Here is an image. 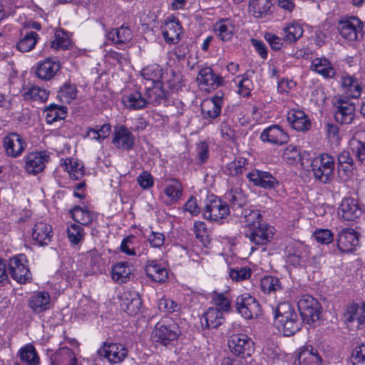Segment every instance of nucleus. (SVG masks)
Returning a JSON list of instances; mask_svg holds the SVG:
<instances>
[{
    "label": "nucleus",
    "mask_w": 365,
    "mask_h": 365,
    "mask_svg": "<svg viewBox=\"0 0 365 365\" xmlns=\"http://www.w3.org/2000/svg\"><path fill=\"white\" fill-rule=\"evenodd\" d=\"M284 41L288 43H294L299 39L304 33L301 25L297 23L287 24L283 28Z\"/></svg>",
    "instance_id": "37998d69"
},
{
    "label": "nucleus",
    "mask_w": 365,
    "mask_h": 365,
    "mask_svg": "<svg viewBox=\"0 0 365 365\" xmlns=\"http://www.w3.org/2000/svg\"><path fill=\"white\" fill-rule=\"evenodd\" d=\"M252 275V271L249 267H241L230 269L229 272L230 277L236 282L243 281L249 279Z\"/></svg>",
    "instance_id": "e2e57ef3"
},
{
    "label": "nucleus",
    "mask_w": 365,
    "mask_h": 365,
    "mask_svg": "<svg viewBox=\"0 0 365 365\" xmlns=\"http://www.w3.org/2000/svg\"><path fill=\"white\" fill-rule=\"evenodd\" d=\"M23 96L26 100L44 102L48 99V92L46 89L34 86L24 91Z\"/></svg>",
    "instance_id": "5fc2aeb1"
},
{
    "label": "nucleus",
    "mask_w": 365,
    "mask_h": 365,
    "mask_svg": "<svg viewBox=\"0 0 365 365\" xmlns=\"http://www.w3.org/2000/svg\"><path fill=\"white\" fill-rule=\"evenodd\" d=\"M224 197L229 207L234 210L243 207L247 203V197L241 188H231L225 194Z\"/></svg>",
    "instance_id": "72a5a7b5"
},
{
    "label": "nucleus",
    "mask_w": 365,
    "mask_h": 365,
    "mask_svg": "<svg viewBox=\"0 0 365 365\" xmlns=\"http://www.w3.org/2000/svg\"><path fill=\"white\" fill-rule=\"evenodd\" d=\"M300 152L298 146L289 145L284 150L282 158L284 160L289 164H293L299 160Z\"/></svg>",
    "instance_id": "680f3d73"
},
{
    "label": "nucleus",
    "mask_w": 365,
    "mask_h": 365,
    "mask_svg": "<svg viewBox=\"0 0 365 365\" xmlns=\"http://www.w3.org/2000/svg\"><path fill=\"white\" fill-rule=\"evenodd\" d=\"M61 65L58 60L54 58H47L37 66L36 74L41 80L52 79L60 71Z\"/></svg>",
    "instance_id": "a211bd4d"
},
{
    "label": "nucleus",
    "mask_w": 365,
    "mask_h": 365,
    "mask_svg": "<svg viewBox=\"0 0 365 365\" xmlns=\"http://www.w3.org/2000/svg\"><path fill=\"white\" fill-rule=\"evenodd\" d=\"M77 92L74 84L66 82L61 87L58 93V98L62 103H70L76 98Z\"/></svg>",
    "instance_id": "603ef678"
},
{
    "label": "nucleus",
    "mask_w": 365,
    "mask_h": 365,
    "mask_svg": "<svg viewBox=\"0 0 365 365\" xmlns=\"http://www.w3.org/2000/svg\"><path fill=\"white\" fill-rule=\"evenodd\" d=\"M112 143L118 148L130 150L133 148L135 137L124 125L115 128Z\"/></svg>",
    "instance_id": "dca6fc26"
},
{
    "label": "nucleus",
    "mask_w": 365,
    "mask_h": 365,
    "mask_svg": "<svg viewBox=\"0 0 365 365\" xmlns=\"http://www.w3.org/2000/svg\"><path fill=\"white\" fill-rule=\"evenodd\" d=\"M131 269L128 262H120L114 264L112 267L111 277L113 280L118 284H124L130 279Z\"/></svg>",
    "instance_id": "ea45409f"
},
{
    "label": "nucleus",
    "mask_w": 365,
    "mask_h": 365,
    "mask_svg": "<svg viewBox=\"0 0 365 365\" xmlns=\"http://www.w3.org/2000/svg\"><path fill=\"white\" fill-rule=\"evenodd\" d=\"M299 365H322V359L317 351H304L299 355Z\"/></svg>",
    "instance_id": "bf43d9fd"
},
{
    "label": "nucleus",
    "mask_w": 365,
    "mask_h": 365,
    "mask_svg": "<svg viewBox=\"0 0 365 365\" xmlns=\"http://www.w3.org/2000/svg\"><path fill=\"white\" fill-rule=\"evenodd\" d=\"M339 212L344 220L353 221L362 215V210L354 198H345L339 208Z\"/></svg>",
    "instance_id": "4be33fe9"
},
{
    "label": "nucleus",
    "mask_w": 365,
    "mask_h": 365,
    "mask_svg": "<svg viewBox=\"0 0 365 365\" xmlns=\"http://www.w3.org/2000/svg\"><path fill=\"white\" fill-rule=\"evenodd\" d=\"M145 96L138 91L132 92L122 97V103L124 106L132 110H142L147 107Z\"/></svg>",
    "instance_id": "c9c22d12"
},
{
    "label": "nucleus",
    "mask_w": 365,
    "mask_h": 365,
    "mask_svg": "<svg viewBox=\"0 0 365 365\" xmlns=\"http://www.w3.org/2000/svg\"><path fill=\"white\" fill-rule=\"evenodd\" d=\"M260 139L263 142L281 145L288 141L289 136L279 125H272L261 133Z\"/></svg>",
    "instance_id": "aec40b11"
},
{
    "label": "nucleus",
    "mask_w": 365,
    "mask_h": 365,
    "mask_svg": "<svg viewBox=\"0 0 365 365\" xmlns=\"http://www.w3.org/2000/svg\"><path fill=\"white\" fill-rule=\"evenodd\" d=\"M311 68L325 78H333L336 74L334 68L326 58H316L312 61Z\"/></svg>",
    "instance_id": "a19ab883"
},
{
    "label": "nucleus",
    "mask_w": 365,
    "mask_h": 365,
    "mask_svg": "<svg viewBox=\"0 0 365 365\" xmlns=\"http://www.w3.org/2000/svg\"><path fill=\"white\" fill-rule=\"evenodd\" d=\"M314 178L324 183L329 182L334 178V158L327 154H322L314 158L311 163Z\"/></svg>",
    "instance_id": "f03ea898"
},
{
    "label": "nucleus",
    "mask_w": 365,
    "mask_h": 365,
    "mask_svg": "<svg viewBox=\"0 0 365 365\" xmlns=\"http://www.w3.org/2000/svg\"><path fill=\"white\" fill-rule=\"evenodd\" d=\"M48 160L49 155L46 152L29 153L25 157V169L29 174H38L44 170Z\"/></svg>",
    "instance_id": "2eb2a0df"
},
{
    "label": "nucleus",
    "mask_w": 365,
    "mask_h": 365,
    "mask_svg": "<svg viewBox=\"0 0 365 365\" xmlns=\"http://www.w3.org/2000/svg\"><path fill=\"white\" fill-rule=\"evenodd\" d=\"M297 306L301 319L305 323L311 325L320 319L322 307L319 302L312 296H302Z\"/></svg>",
    "instance_id": "20e7f679"
},
{
    "label": "nucleus",
    "mask_w": 365,
    "mask_h": 365,
    "mask_svg": "<svg viewBox=\"0 0 365 365\" xmlns=\"http://www.w3.org/2000/svg\"><path fill=\"white\" fill-rule=\"evenodd\" d=\"M100 356L105 357L110 364L122 362L128 356V350L121 344L104 343L98 349Z\"/></svg>",
    "instance_id": "9b49d317"
},
{
    "label": "nucleus",
    "mask_w": 365,
    "mask_h": 365,
    "mask_svg": "<svg viewBox=\"0 0 365 365\" xmlns=\"http://www.w3.org/2000/svg\"><path fill=\"white\" fill-rule=\"evenodd\" d=\"M71 214L73 220L82 225H89L96 217L95 213L79 206L71 210Z\"/></svg>",
    "instance_id": "79ce46f5"
},
{
    "label": "nucleus",
    "mask_w": 365,
    "mask_h": 365,
    "mask_svg": "<svg viewBox=\"0 0 365 365\" xmlns=\"http://www.w3.org/2000/svg\"><path fill=\"white\" fill-rule=\"evenodd\" d=\"M274 322L277 329L287 336L300 330L302 325V319L294 307L288 302L278 304L275 309Z\"/></svg>",
    "instance_id": "f257e3e1"
},
{
    "label": "nucleus",
    "mask_w": 365,
    "mask_h": 365,
    "mask_svg": "<svg viewBox=\"0 0 365 365\" xmlns=\"http://www.w3.org/2000/svg\"><path fill=\"white\" fill-rule=\"evenodd\" d=\"M246 160L245 158H239L228 165L229 173L232 176H237L242 174L245 170Z\"/></svg>",
    "instance_id": "338daca9"
},
{
    "label": "nucleus",
    "mask_w": 365,
    "mask_h": 365,
    "mask_svg": "<svg viewBox=\"0 0 365 365\" xmlns=\"http://www.w3.org/2000/svg\"><path fill=\"white\" fill-rule=\"evenodd\" d=\"M359 244V234L352 228H344L337 235L336 245L342 252H352Z\"/></svg>",
    "instance_id": "f8f14e48"
},
{
    "label": "nucleus",
    "mask_w": 365,
    "mask_h": 365,
    "mask_svg": "<svg viewBox=\"0 0 365 365\" xmlns=\"http://www.w3.org/2000/svg\"><path fill=\"white\" fill-rule=\"evenodd\" d=\"M344 321L346 323L356 322V328L365 322V306L352 304L349 305L344 314Z\"/></svg>",
    "instance_id": "c756f323"
},
{
    "label": "nucleus",
    "mask_w": 365,
    "mask_h": 365,
    "mask_svg": "<svg viewBox=\"0 0 365 365\" xmlns=\"http://www.w3.org/2000/svg\"><path fill=\"white\" fill-rule=\"evenodd\" d=\"M338 166L344 173L350 172L356 168V161L351 156L349 151L344 150L338 155Z\"/></svg>",
    "instance_id": "864d4df0"
},
{
    "label": "nucleus",
    "mask_w": 365,
    "mask_h": 365,
    "mask_svg": "<svg viewBox=\"0 0 365 365\" xmlns=\"http://www.w3.org/2000/svg\"><path fill=\"white\" fill-rule=\"evenodd\" d=\"M144 96L147 101V106L150 104L156 106L166 98L167 92L163 88L161 83H157L153 84L152 87L146 88Z\"/></svg>",
    "instance_id": "2f4dec72"
},
{
    "label": "nucleus",
    "mask_w": 365,
    "mask_h": 365,
    "mask_svg": "<svg viewBox=\"0 0 365 365\" xmlns=\"http://www.w3.org/2000/svg\"><path fill=\"white\" fill-rule=\"evenodd\" d=\"M230 351L236 356L242 358L251 356L254 352V342L246 334H232L228 340Z\"/></svg>",
    "instance_id": "1a4fd4ad"
},
{
    "label": "nucleus",
    "mask_w": 365,
    "mask_h": 365,
    "mask_svg": "<svg viewBox=\"0 0 365 365\" xmlns=\"http://www.w3.org/2000/svg\"><path fill=\"white\" fill-rule=\"evenodd\" d=\"M141 304L139 294L135 292L129 291L123 294L120 307L129 315H135L140 312Z\"/></svg>",
    "instance_id": "393cba45"
},
{
    "label": "nucleus",
    "mask_w": 365,
    "mask_h": 365,
    "mask_svg": "<svg viewBox=\"0 0 365 365\" xmlns=\"http://www.w3.org/2000/svg\"><path fill=\"white\" fill-rule=\"evenodd\" d=\"M66 110L65 106L56 104L49 105L44 110L47 123L51 124L58 120L64 119L66 116Z\"/></svg>",
    "instance_id": "c03bdc74"
},
{
    "label": "nucleus",
    "mask_w": 365,
    "mask_h": 365,
    "mask_svg": "<svg viewBox=\"0 0 365 365\" xmlns=\"http://www.w3.org/2000/svg\"><path fill=\"white\" fill-rule=\"evenodd\" d=\"M17 355L24 365H38L40 363L36 349L31 344H26L22 346L19 350Z\"/></svg>",
    "instance_id": "58836bf2"
},
{
    "label": "nucleus",
    "mask_w": 365,
    "mask_h": 365,
    "mask_svg": "<svg viewBox=\"0 0 365 365\" xmlns=\"http://www.w3.org/2000/svg\"><path fill=\"white\" fill-rule=\"evenodd\" d=\"M69 41L65 34L61 31L55 33L54 39L51 42V47L55 49L65 50L68 48Z\"/></svg>",
    "instance_id": "69168bd1"
},
{
    "label": "nucleus",
    "mask_w": 365,
    "mask_h": 365,
    "mask_svg": "<svg viewBox=\"0 0 365 365\" xmlns=\"http://www.w3.org/2000/svg\"><path fill=\"white\" fill-rule=\"evenodd\" d=\"M162 33L166 42L175 44L180 40L182 27L180 21L173 17L165 21Z\"/></svg>",
    "instance_id": "5701e85b"
},
{
    "label": "nucleus",
    "mask_w": 365,
    "mask_h": 365,
    "mask_svg": "<svg viewBox=\"0 0 365 365\" xmlns=\"http://www.w3.org/2000/svg\"><path fill=\"white\" fill-rule=\"evenodd\" d=\"M222 96H215L211 99L205 101L201 105V110L205 118L215 119L221 113Z\"/></svg>",
    "instance_id": "cd10ccee"
},
{
    "label": "nucleus",
    "mask_w": 365,
    "mask_h": 365,
    "mask_svg": "<svg viewBox=\"0 0 365 365\" xmlns=\"http://www.w3.org/2000/svg\"><path fill=\"white\" fill-rule=\"evenodd\" d=\"M26 145L23 138L16 133H11L4 138V146L6 154L14 158L21 155Z\"/></svg>",
    "instance_id": "f3484780"
},
{
    "label": "nucleus",
    "mask_w": 365,
    "mask_h": 365,
    "mask_svg": "<svg viewBox=\"0 0 365 365\" xmlns=\"http://www.w3.org/2000/svg\"><path fill=\"white\" fill-rule=\"evenodd\" d=\"M287 118L291 126L297 131L305 132L311 128V120L302 110H290Z\"/></svg>",
    "instance_id": "6ab92c4d"
},
{
    "label": "nucleus",
    "mask_w": 365,
    "mask_h": 365,
    "mask_svg": "<svg viewBox=\"0 0 365 365\" xmlns=\"http://www.w3.org/2000/svg\"><path fill=\"white\" fill-rule=\"evenodd\" d=\"M260 287L264 293L270 294L282 289L281 282L279 279L272 277H264L260 282Z\"/></svg>",
    "instance_id": "6e6d98bb"
},
{
    "label": "nucleus",
    "mask_w": 365,
    "mask_h": 365,
    "mask_svg": "<svg viewBox=\"0 0 365 365\" xmlns=\"http://www.w3.org/2000/svg\"><path fill=\"white\" fill-rule=\"evenodd\" d=\"M211 298L213 304L218 307V309L222 312L229 311L231 308V301L227 293L213 292L211 294Z\"/></svg>",
    "instance_id": "052dcab7"
},
{
    "label": "nucleus",
    "mask_w": 365,
    "mask_h": 365,
    "mask_svg": "<svg viewBox=\"0 0 365 365\" xmlns=\"http://www.w3.org/2000/svg\"><path fill=\"white\" fill-rule=\"evenodd\" d=\"M313 237L316 241L324 245H328L332 242L334 240L333 233L330 230L328 229L317 230L314 232Z\"/></svg>",
    "instance_id": "0e129e2a"
},
{
    "label": "nucleus",
    "mask_w": 365,
    "mask_h": 365,
    "mask_svg": "<svg viewBox=\"0 0 365 365\" xmlns=\"http://www.w3.org/2000/svg\"><path fill=\"white\" fill-rule=\"evenodd\" d=\"M272 6V0H250L249 8L256 17H261L269 11Z\"/></svg>",
    "instance_id": "3c124183"
},
{
    "label": "nucleus",
    "mask_w": 365,
    "mask_h": 365,
    "mask_svg": "<svg viewBox=\"0 0 365 365\" xmlns=\"http://www.w3.org/2000/svg\"><path fill=\"white\" fill-rule=\"evenodd\" d=\"M363 23L357 17L352 16L349 19L341 21L338 25L340 35L349 41L357 39L358 34L362 31Z\"/></svg>",
    "instance_id": "4468645a"
},
{
    "label": "nucleus",
    "mask_w": 365,
    "mask_h": 365,
    "mask_svg": "<svg viewBox=\"0 0 365 365\" xmlns=\"http://www.w3.org/2000/svg\"><path fill=\"white\" fill-rule=\"evenodd\" d=\"M334 118L336 121L342 125H349L353 123L356 117L355 104L346 96L336 97L334 100Z\"/></svg>",
    "instance_id": "423d86ee"
},
{
    "label": "nucleus",
    "mask_w": 365,
    "mask_h": 365,
    "mask_svg": "<svg viewBox=\"0 0 365 365\" xmlns=\"http://www.w3.org/2000/svg\"><path fill=\"white\" fill-rule=\"evenodd\" d=\"M32 239L41 246L48 245L53 237L51 225L43 222H36L32 230Z\"/></svg>",
    "instance_id": "b1692460"
},
{
    "label": "nucleus",
    "mask_w": 365,
    "mask_h": 365,
    "mask_svg": "<svg viewBox=\"0 0 365 365\" xmlns=\"http://www.w3.org/2000/svg\"><path fill=\"white\" fill-rule=\"evenodd\" d=\"M50 295L46 292H34L29 298V307L36 313H41L50 308Z\"/></svg>",
    "instance_id": "bb28decb"
},
{
    "label": "nucleus",
    "mask_w": 365,
    "mask_h": 365,
    "mask_svg": "<svg viewBox=\"0 0 365 365\" xmlns=\"http://www.w3.org/2000/svg\"><path fill=\"white\" fill-rule=\"evenodd\" d=\"M274 234V228L264 222L245 230V236L257 245H264L270 242Z\"/></svg>",
    "instance_id": "9d476101"
},
{
    "label": "nucleus",
    "mask_w": 365,
    "mask_h": 365,
    "mask_svg": "<svg viewBox=\"0 0 365 365\" xmlns=\"http://www.w3.org/2000/svg\"><path fill=\"white\" fill-rule=\"evenodd\" d=\"M145 272L151 280L158 283H163L168 278V272L166 268L155 260L148 262Z\"/></svg>",
    "instance_id": "7c9ffc66"
},
{
    "label": "nucleus",
    "mask_w": 365,
    "mask_h": 365,
    "mask_svg": "<svg viewBox=\"0 0 365 365\" xmlns=\"http://www.w3.org/2000/svg\"><path fill=\"white\" fill-rule=\"evenodd\" d=\"M138 244V240L137 237L134 235H130L123 240L120 245V250L128 255L140 256L143 253V251L139 247H137Z\"/></svg>",
    "instance_id": "a18cd8bd"
},
{
    "label": "nucleus",
    "mask_w": 365,
    "mask_h": 365,
    "mask_svg": "<svg viewBox=\"0 0 365 365\" xmlns=\"http://www.w3.org/2000/svg\"><path fill=\"white\" fill-rule=\"evenodd\" d=\"M236 26L230 18H223L217 20L213 25V31L222 41H228L232 38Z\"/></svg>",
    "instance_id": "412c9836"
},
{
    "label": "nucleus",
    "mask_w": 365,
    "mask_h": 365,
    "mask_svg": "<svg viewBox=\"0 0 365 365\" xmlns=\"http://www.w3.org/2000/svg\"><path fill=\"white\" fill-rule=\"evenodd\" d=\"M27 259L24 255H19L10 259L9 272L13 279L20 284L31 280L32 275L26 264Z\"/></svg>",
    "instance_id": "0eeeda50"
},
{
    "label": "nucleus",
    "mask_w": 365,
    "mask_h": 365,
    "mask_svg": "<svg viewBox=\"0 0 365 365\" xmlns=\"http://www.w3.org/2000/svg\"><path fill=\"white\" fill-rule=\"evenodd\" d=\"M164 193L168 197L170 203H175L182 196V186L179 181L173 179L164 188Z\"/></svg>",
    "instance_id": "de8ad7c7"
},
{
    "label": "nucleus",
    "mask_w": 365,
    "mask_h": 365,
    "mask_svg": "<svg viewBox=\"0 0 365 365\" xmlns=\"http://www.w3.org/2000/svg\"><path fill=\"white\" fill-rule=\"evenodd\" d=\"M341 86L345 94L352 98H358L362 88L358 80L354 76L346 75L341 77Z\"/></svg>",
    "instance_id": "4c0bfd02"
},
{
    "label": "nucleus",
    "mask_w": 365,
    "mask_h": 365,
    "mask_svg": "<svg viewBox=\"0 0 365 365\" xmlns=\"http://www.w3.org/2000/svg\"><path fill=\"white\" fill-rule=\"evenodd\" d=\"M153 334L156 341L168 346L178 339L180 334L179 327L171 318L165 317L155 324Z\"/></svg>",
    "instance_id": "7ed1b4c3"
},
{
    "label": "nucleus",
    "mask_w": 365,
    "mask_h": 365,
    "mask_svg": "<svg viewBox=\"0 0 365 365\" xmlns=\"http://www.w3.org/2000/svg\"><path fill=\"white\" fill-rule=\"evenodd\" d=\"M250 182L264 189H274L278 185L277 180L269 172L255 169L246 175Z\"/></svg>",
    "instance_id": "ddd939ff"
},
{
    "label": "nucleus",
    "mask_w": 365,
    "mask_h": 365,
    "mask_svg": "<svg viewBox=\"0 0 365 365\" xmlns=\"http://www.w3.org/2000/svg\"><path fill=\"white\" fill-rule=\"evenodd\" d=\"M163 75L162 68L158 64H152L146 66L141 71V76L147 81H151L153 84L161 83Z\"/></svg>",
    "instance_id": "09e8293b"
},
{
    "label": "nucleus",
    "mask_w": 365,
    "mask_h": 365,
    "mask_svg": "<svg viewBox=\"0 0 365 365\" xmlns=\"http://www.w3.org/2000/svg\"><path fill=\"white\" fill-rule=\"evenodd\" d=\"M87 270L90 274H96L104 270V262L96 249H93L86 254Z\"/></svg>",
    "instance_id": "473e14b6"
},
{
    "label": "nucleus",
    "mask_w": 365,
    "mask_h": 365,
    "mask_svg": "<svg viewBox=\"0 0 365 365\" xmlns=\"http://www.w3.org/2000/svg\"><path fill=\"white\" fill-rule=\"evenodd\" d=\"M84 230L78 224H71L67 227V236L70 242L73 245L79 244L84 238Z\"/></svg>",
    "instance_id": "13d9d810"
},
{
    "label": "nucleus",
    "mask_w": 365,
    "mask_h": 365,
    "mask_svg": "<svg viewBox=\"0 0 365 365\" xmlns=\"http://www.w3.org/2000/svg\"><path fill=\"white\" fill-rule=\"evenodd\" d=\"M245 230L257 227L262 222V215L258 210L245 209L242 212Z\"/></svg>",
    "instance_id": "49530a36"
},
{
    "label": "nucleus",
    "mask_w": 365,
    "mask_h": 365,
    "mask_svg": "<svg viewBox=\"0 0 365 365\" xmlns=\"http://www.w3.org/2000/svg\"><path fill=\"white\" fill-rule=\"evenodd\" d=\"M225 317L217 307L209 308L201 319L202 324L208 329H216L225 322Z\"/></svg>",
    "instance_id": "c85d7f7f"
},
{
    "label": "nucleus",
    "mask_w": 365,
    "mask_h": 365,
    "mask_svg": "<svg viewBox=\"0 0 365 365\" xmlns=\"http://www.w3.org/2000/svg\"><path fill=\"white\" fill-rule=\"evenodd\" d=\"M62 165L64 167L65 170L69 173L71 178L73 180H78L83 176V167L76 160L66 158L64 160Z\"/></svg>",
    "instance_id": "4d7b16f0"
},
{
    "label": "nucleus",
    "mask_w": 365,
    "mask_h": 365,
    "mask_svg": "<svg viewBox=\"0 0 365 365\" xmlns=\"http://www.w3.org/2000/svg\"><path fill=\"white\" fill-rule=\"evenodd\" d=\"M107 38L115 44H123L132 39L133 34L128 26L123 24L120 27L110 31L107 34Z\"/></svg>",
    "instance_id": "f704fd0d"
},
{
    "label": "nucleus",
    "mask_w": 365,
    "mask_h": 365,
    "mask_svg": "<svg viewBox=\"0 0 365 365\" xmlns=\"http://www.w3.org/2000/svg\"><path fill=\"white\" fill-rule=\"evenodd\" d=\"M39 38L35 31H29L16 43V48L21 52H29L32 50Z\"/></svg>",
    "instance_id": "8fccbe9b"
},
{
    "label": "nucleus",
    "mask_w": 365,
    "mask_h": 365,
    "mask_svg": "<svg viewBox=\"0 0 365 365\" xmlns=\"http://www.w3.org/2000/svg\"><path fill=\"white\" fill-rule=\"evenodd\" d=\"M197 81L200 84H204L207 88L205 89H215L223 83V78L215 75L210 67L202 68L197 77Z\"/></svg>",
    "instance_id": "a878e982"
},
{
    "label": "nucleus",
    "mask_w": 365,
    "mask_h": 365,
    "mask_svg": "<svg viewBox=\"0 0 365 365\" xmlns=\"http://www.w3.org/2000/svg\"><path fill=\"white\" fill-rule=\"evenodd\" d=\"M351 151L359 163L365 166V142L356 141L351 148Z\"/></svg>",
    "instance_id": "774afa93"
},
{
    "label": "nucleus",
    "mask_w": 365,
    "mask_h": 365,
    "mask_svg": "<svg viewBox=\"0 0 365 365\" xmlns=\"http://www.w3.org/2000/svg\"><path fill=\"white\" fill-rule=\"evenodd\" d=\"M237 312L245 319H252L261 314V307L258 301L250 294L245 293L238 296L235 301Z\"/></svg>",
    "instance_id": "6e6552de"
},
{
    "label": "nucleus",
    "mask_w": 365,
    "mask_h": 365,
    "mask_svg": "<svg viewBox=\"0 0 365 365\" xmlns=\"http://www.w3.org/2000/svg\"><path fill=\"white\" fill-rule=\"evenodd\" d=\"M52 365H77V359L73 351L68 348H61L51 358Z\"/></svg>",
    "instance_id": "e433bc0d"
},
{
    "label": "nucleus",
    "mask_w": 365,
    "mask_h": 365,
    "mask_svg": "<svg viewBox=\"0 0 365 365\" xmlns=\"http://www.w3.org/2000/svg\"><path fill=\"white\" fill-rule=\"evenodd\" d=\"M230 214V207L227 202L215 195L207 197L203 210V217L209 220L219 221Z\"/></svg>",
    "instance_id": "39448f33"
}]
</instances>
